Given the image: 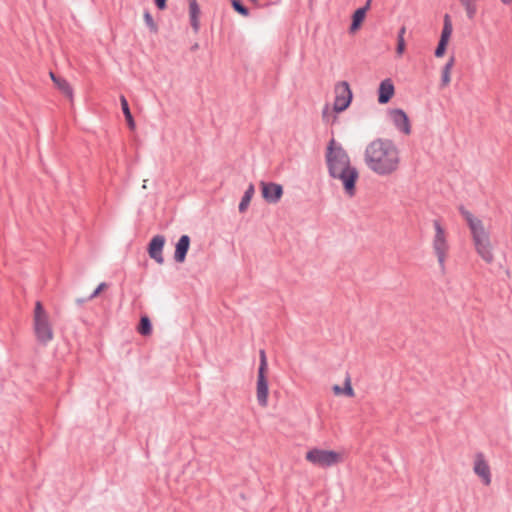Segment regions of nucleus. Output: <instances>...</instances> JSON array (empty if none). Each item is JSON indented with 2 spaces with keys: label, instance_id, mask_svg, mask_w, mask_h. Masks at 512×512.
I'll list each match as a JSON object with an SVG mask.
<instances>
[{
  "label": "nucleus",
  "instance_id": "nucleus-24",
  "mask_svg": "<svg viewBox=\"0 0 512 512\" xmlns=\"http://www.w3.org/2000/svg\"><path fill=\"white\" fill-rule=\"evenodd\" d=\"M122 111L125 115L126 121L131 129L135 127V122L129 109L128 102L124 96L120 97Z\"/></svg>",
  "mask_w": 512,
  "mask_h": 512
},
{
  "label": "nucleus",
  "instance_id": "nucleus-29",
  "mask_svg": "<svg viewBox=\"0 0 512 512\" xmlns=\"http://www.w3.org/2000/svg\"><path fill=\"white\" fill-rule=\"evenodd\" d=\"M232 6L233 8L240 13L243 16H248L249 12L248 9L245 8L239 0H232Z\"/></svg>",
  "mask_w": 512,
  "mask_h": 512
},
{
  "label": "nucleus",
  "instance_id": "nucleus-4",
  "mask_svg": "<svg viewBox=\"0 0 512 512\" xmlns=\"http://www.w3.org/2000/svg\"><path fill=\"white\" fill-rule=\"evenodd\" d=\"M353 94L347 81L337 82L334 86L333 106L326 104L322 110V120L325 124L333 125L337 121V114L345 111L351 104Z\"/></svg>",
  "mask_w": 512,
  "mask_h": 512
},
{
  "label": "nucleus",
  "instance_id": "nucleus-5",
  "mask_svg": "<svg viewBox=\"0 0 512 512\" xmlns=\"http://www.w3.org/2000/svg\"><path fill=\"white\" fill-rule=\"evenodd\" d=\"M432 226L433 234L430 241L431 249L437 260L439 268L441 270H445L451 249L449 233L440 219H434L432 221Z\"/></svg>",
  "mask_w": 512,
  "mask_h": 512
},
{
  "label": "nucleus",
  "instance_id": "nucleus-27",
  "mask_svg": "<svg viewBox=\"0 0 512 512\" xmlns=\"http://www.w3.org/2000/svg\"><path fill=\"white\" fill-rule=\"evenodd\" d=\"M448 44H449V42H447V41L439 40V43L435 50V56L437 58H442L445 55L446 48H447Z\"/></svg>",
  "mask_w": 512,
  "mask_h": 512
},
{
  "label": "nucleus",
  "instance_id": "nucleus-15",
  "mask_svg": "<svg viewBox=\"0 0 512 512\" xmlns=\"http://www.w3.org/2000/svg\"><path fill=\"white\" fill-rule=\"evenodd\" d=\"M269 386L267 379H257L256 398L258 404L265 408L268 405Z\"/></svg>",
  "mask_w": 512,
  "mask_h": 512
},
{
  "label": "nucleus",
  "instance_id": "nucleus-13",
  "mask_svg": "<svg viewBox=\"0 0 512 512\" xmlns=\"http://www.w3.org/2000/svg\"><path fill=\"white\" fill-rule=\"evenodd\" d=\"M49 76H50L51 80L53 81V83L55 84V86L59 89V91L65 97H67L69 99V101L72 102L74 99V90H73L72 86L70 85V83L66 79L56 76L53 72H50Z\"/></svg>",
  "mask_w": 512,
  "mask_h": 512
},
{
  "label": "nucleus",
  "instance_id": "nucleus-1",
  "mask_svg": "<svg viewBox=\"0 0 512 512\" xmlns=\"http://www.w3.org/2000/svg\"><path fill=\"white\" fill-rule=\"evenodd\" d=\"M364 162L374 174L380 177L392 176L400 170L401 152L392 140L375 139L365 148Z\"/></svg>",
  "mask_w": 512,
  "mask_h": 512
},
{
  "label": "nucleus",
  "instance_id": "nucleus-10",
  "mask_svg": "<svg viewBox=\"0 0 512 512\" xmlns=\"http://www.w3.org/2000/svg\"><path fill=\"white\" fill-rule=\"evenodd\" d=\"M473 470L481 478L484 485L488 486L491 484L490 467L483 454L479 453L475 456Z\"/></svg>",
  "mask_w": 512,
  "mask_h": 512
},
{
  "label": "nucleus",
  "instance_id": "nucleus-28",
  "mask_svg": "<svg viewBox=\"0 0 512 512\" xmlns=\"http://www.w3.org/2000/svg\"><path fill=\"white\" fill-rule=\"evenodd\" d=\"M144 20H145L146 25L150 28L151 31H153V32L157 31V25L149 12L144 13Z\"/></svg>",
  "mask_w": 512,
  "mask_h": 512
},
{
  "label": "nucleus",
  "instance_id": "nucleus-17",
  "mask_svg": "<svg viewBox=\"0 0 512 512\" xmlns=\"http://www.w3.org/2000/svg\"><path fill=\"white\" fill-rule=\"evenodd\" d=\"M189 3V16H190V23L194 30V32H198L200 28V7L197 3V0H188Z\"/></svg>",
  "mask_w": 512,
  "mask_h": 512
},
{
  "label": "nucleus",
  "instance_id": "nucleus-31",
  "mask_svg": "<svg viewBox=\"0 0 512 512\" xmlns=\"http://www.w3.org/2000/svg\"><path fill=\"white\" fill-rule=\"evenodd\" d=\"M159 9L163 10L166 7V0H155Z\"/></svg>",
  "mask_w": 512,
  "mask_h": 512
},
{
  "label": "nucleus",
  "instance_id": "nucleus-23",
  "mask_svg": "<svg viewBox=\"0 0 512 512\" xmlns=\"http://www.w3.org/2000/svg\"><path fill=\"white\" fill-rule=\"evenodd\" d=\"M260 356V365L258 369L257 379H267V371H268V363L264 350H261L259 353Z\"/></svg>",
  "mask_w": 512,
  "mask_h": 512
},
{
  "label": "nucleus",
  "instance_id": "nucleus-34",
  "mask_svg": "<svg viewBox=\"0 0 512 512\" xmlns=\"http://www.w3.org/2000/svg\"><path fill=\"white\" fill-rule=\"evenodd\" d=\"M146 183H147V180H144V181H143V185H142V188H143V189H146V188H147V184H146Z\"/></svg>",
  "mask_w": 512,
  "mask_h": 512
},
{
  "label": "nucleus",
  "instance_id": "nucleus-20",
  "mask_svg": "<svg viewBox=\"0 0 512 512\" xmlns=\"http://www.w3.org/2000/svg\"><path fill=\"white\" fill-rule=\"evenodd\" d=\"M452 33H453V24L451 21V17L448 14H445L444 18H443V28H442L441 35H440V40L449 42L450 38L452 36Z\"/></svg>",
  "mask_w": 512,
  "mask_h": 512
},
{
  "label": "nucleus",
  "instance_id": "nucleus-14",
  "mask_svg": "<svg viewBox=\"0 0 512 512\" xmlns=\"http://www.w3.org/2000/svg\"><path fill=\"white\" fill-rule=\"evenodd\" d=\"M190 247V238L188 235H182L176 243L174 259L178 263H183Z\"/></svg>",
  "mask_w": 512,
  "mask_h": 512
},
{
  "label": "nucleus",
  "instance_id": "nucleus-11",
  "mask_svg": "<svg viewBox=\"0 0 512 512\" xmlns=\"http://www.w3.org/2000/svg\"><path fill=\"white\" fill-rule=\"evenodd\" d=\"M165 245V238L162 235L154 236L148 245V254L150 258L155 260L158 264L164 263L163 248Z\"/></svg>",
  "mask_w": 512,
  "mask_h": 512
},
{
  "label": "nucleus",
  "instance_id": "nucleus-12",
  "mask_svg": "<svg viewBox=\"0 0 512 512\" xmlns=\"http://www.w3.org/2000/svg\"><path fill=\"white\" fill-rule=\"evenodd\" d=\"M395 94V87L390 78H386L379 84L378 102L380 104L388 103Z\"/></svg>",
  "mask_w": 512,
  "mask_h": 512
},
{
  "label": "nucleus",
  "instance_id": "nucleus-21",
  "mask_svg": "<svg viewBox=\"0 0 512 512\" xmlns=\"http://www.w3.org/2000/svg\"><path fill=\"white\" fill-rule=\"evenodd\" d=\"M254 193H255V188H254V185L253 184H250L247 188V190L245 191L244 193V196L242 197V200L239 204V211L240 212H245L246 209L248 208L250 202H251V199L253 198L254 196Z\"/></svg>",
  "mask_w": 512,
  "mask_h": 512
},
{
  "label": "nucleus",
  "instance_id": "nucleus-6",
  "mask_svg": "<svg viewBox=\"0 0 512 512\" xmlns=\"http://www.w3.org/2000/svg\"><path fill=\"white\" fill-rule=\"evenodd\" d=\"M345 456L346 454L343 450L314 447L305 453V460L315 467L327 469L342 464Z\"/></svg>",
  "mask_w": 512,
  "mask_h": 512
},
{
  "label": "nucleus",
  "instance_id": "nucleus-19",
  "mask_svg": "<svg viewBox=\"0 0 512 512\" xmlns=\"http://www.w3.org/2000/svg\"><path fill=\"white\" fill-rule=\"evenodd\" d=\"M366 13H367V8H359L353 13L352 23L349 28V32L351 34L356 33L360 29L363 21L365 20Z\"/></svg>",
  "mask_w": 512,
  "mask_h": 512
},
{
  "label": "nucleus",
  "instance_id": "nucleus-30",
  "mask_svg": "<svg viewBox=\"0 0 512 512\" xmlns=\"http://www.w3.org/2000/svg\"><path fill=\"white\" fill-rule=\"evenodd\" d=\"M107 288V284L106 283H101L98 285V287L94 290V292L91 294V296L89 297V299H93L95 297H97L104 289Z\"/></svg>",
  "mask_w": 512,
  "mask_h": 512
},
{
  "label": "nucleus",
  "instance_id": "nucleus-9",
  "mask_svg": "<svg viewBox=\"0 0 512 512\" xmlns=\"http://www.w3.org/2000/svg\"><path fill=\"white\" fill-rule=\"evenodd\" d=\"M261 194L263 199L271 204H276L283 196V187L274 182H260Z\"/></svg>",
  "mask_w": 512,
  "mask_h": 512
},
{
  "label": "nucleus",
  "instance_id": "nucleus-25",
  "mask_svg": "<svg viewBox=\"0 0 512 512\" xmlns=\"http://www.w3.org/2000/svg\"><path fill=\"white\" fill-rule=\"evenodd\" d=\"M462 6L464 7L466 11V15L468 18L472 19L477 11L476 8V0H460Z\"/></svg>",
  "mask_w": 512,
  "mask_h": 512
},
{
  "label": "nucleus",
  "instance_id": "nucleus-33",
  "mask_svg": "<svg viewBox=\"0 0 512 512\" xmlns=\"http://www.w3.org/2000/svg\"><path fill=\"white\" fill-rule=\"evenodd\" d=\"M370 3H371V0H368L364 8H367V10H368L370 8Z\"/></svg>",
  "mask_w": 512,
  "mask_h": 512
},
{
  "label": "nucleus",
  "instance_id": "nucleus-26",
  "mask_svg": "<svg viewBox=\"0 0 512 512\" xmlns=\"http://www.w3.org/2000/svg\"><path fill=\"white\" fill-rule=\"evenodd\" d=\"M152 331V326L149 318L147 316L141 317L139 326H138V332L141 335H150Z\"/></svg>",
  "mask_w": 512,
  "mask_h": 512
},
{
  "label": "nucleus",
  "instance_id": "nucleus-2",
  "mask_svg": "<svg viewBox=\"0 0 512 512\" xmlns=\"http://www.w3.org/2000/svg\"><path fill=\"white\" fill-rule=\"evenodd\" d=\"M326 162L330 176L340 183L344 195L353 198L357 193L359 171L352 165L346 150L334 139L327 147Z\"/></svg>",
  "mask_w": 512,
  "mask_h": 512
},
{
  "label": "nucleus",
  "instance_id": "nucleus-8",
  "mask_svg": "<svg viewBox=\"0 0 512 512\" xmlns=\"http://www.w3.org/2000/svg\"><path fill=\"white\" fill-rule=\"evenodd\" d=\"M387 116L392 125L404 135L411 134V123L408 115L399 108L388 110Z\"/></svg>",
  "mask_w": 512,
  "mask_h": 512
},
{
  "label": "nucleus",
  "instance_id": "nucleus-22",
  "mask_svg": "<svg viewBox=\"0 0 512 512\" xmlns=\"http://www.w3.org/2000/svg\"><path fill=\"white\" fill-rule=\"evenodd\" d=\"M406 33V27L405 26H402L399 31H398V34H397V47H396V54H397V57H402V55L404 54L405 50H406V43H405V39H404V35Z\"/></svg>",
  "mask_w": 512,
  "mask_h": 512
},
{
  "label": "nucleus",
  "instance_id": "nucleus-18",
  "mask_svg": "<svg viewBox=\"0 0 512 512\" xmlns=\"http://www.w3.org/2000/svg\"><path fill=\"white\" fill-rule=\"evenodd\" d=\"M453 66H454V57H451L441 70V82H440L441 89H445L450 85Z\"/></svg>",
  "mask_w": 512,
  "mask_h": 512
},
{
  "label": "nucleus",
  "instance_id": "nucleus-7",
  "mask_svg": "<svg viewBox=\"0 0 512 512\" xmlns=\"http://www.w3.org/2000/svg\"><path fill=\"white\" fill-rule=\"evenodd\" d=\"M33 330L37 341L41 344L46 345L54 338L50 315L40 301L35 303L33 310Z\"/></svg>",
  "mask_w": 512,
  "mask_h": 512
},
{
  "label": "nucleus",
  "instance_id": "nucleus-32",
  "mask_svg": "<svg viewBox=\"0 0 512 512\" xmlns=\"http://www.w3.org/2000/svg\"><path fill=\"white\" fill-rule=\"evenodd\" d=\"M500 2L504 5H510L512 3V0H500Z\"/></svg>",
  "mask_w": 512,
  "mask_h": 512
},
{
  "label": "nucleus",
  "instance_id": "nucleus-16",
  "mask_svg": "<svg viewBox=\"0 0 512 512\" xmlns=\"http://www.w3.org/2000/svg\"><path fill=\"white\" fill-rule=\"evenodd\" d=\"M332 391L335 396H346L348 398H352L355 396L350 376H346L343 386H340L338 384L333 385Z\"/></svg>",
  "mask_w": 512,
  "mask_h": 512
},
{
  "label": "nucleus",
  "instance_id": "nucleus-3",
  "mask_svg": "<svg viewBox=\"0 0 512 512\" xmlns=\"http://www.w3.org/2000/svg\"><path fill=\"white\" fill-rule=\"evenodd\" d=\"M462 216L469 228L475 252L485 263L491 264L495 254L489 229L482 219L467 210L462 211Z\"/></svg>",
  "mask_w": 512,
  "mask_h": 512
}]
</instances>
